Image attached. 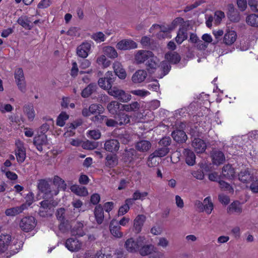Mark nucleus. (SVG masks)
I'll use <instances>...</instances> for the list:
<instances>
[{
	"label": "nucleus",
	"instance_id": "39",
	"mask_svg": "<svg viewBox=\"0 0 258 258\" xmlns=\"http://www.w3.org/2000/svg\"><path fill=\"white\" fill-rule=\"evenodd\" d=\"M154 246L152 244L144 245L143 244L139 248L140 254L142 256H146L150 254L154 251Z\"/></svg>",
	"mask_w": 258,
	"mask_h": 258
},
{
	"label": "nucleus",
	"instance_id": "49",
	"mask_svg": "<svg viewBox=\"0 0 258 258\" xmlns=\"http://www.w3.org/2000/svg\"><path fill=\"white\" fill-rule=\"evenodd\" d=\"M148 195V193L146 191L144 192H140V190H136L134 193L133 194L132 198L131 200H133V203H134V201L136 200H142L145 199L146 197H147Z\"/></svg>",
	"mask_w": 258,
	"mask_h": 258
},
{
	"label": "nucleus",
	"instance_id": "12",
	"mask_svg": "<svg viewBox=\"0 0 258 258\" xmlns=\"http://www.w3.org/2000/svg\"><path fill=\"white\" fill-rule=\"evenodd\" d=\"M17 149L15 151V155L17 161L19 163H23L26 159V149L24 147L23 144L20 141H17L16 142Z\"/></svg>",
	"mask_w": 258,
	"mask_h": 258
},
{
	"label": "nucleus",
	"instance_id": "36",
	"mask_svg": "<svg viewBox=\"0 0 258 258\" xmlns=\"http://www.w3.org/2000/svg\"><path fill=\"white\" fill-rule=\"evenodd\" d=\"M71 190L76 195L79 196L85 197L88 194L87 189L84 186L74 185L71 187Z\"/></svg>",
	"mask_w": 258,
	"mask_h": 258
},
{
	"label": "nucleus",
	"instance_id": "52",
	"mask_svg": "<svg viewBox=\"0 0 258 258\" xmlns=\"http://www.w3.org/2000/svg\"><path fill=\"white\" fill-rule=\"evenodd\" d=\"M156 157L153 153L151 154L147 160V164L149 167H153L158 165L159 162Z\"/></svg>",
	"mask_w": 258,
	"mask_h": 258
},
{
	"label": "nucleus",
	"instance_id": "30",
	"mask_svg": "<svg viewBox=\"0 0 258 258\" xmlns=\"http://www.w3.org/2000/svg\"><path fill=\"white\" fill-rule=\"evenodd\" d=\"M235 170L230 164L224 165L222 168V175L227 179H232L235 176Z\"/></svg>",
	"mask_w": 258,
	"mask_h": 258
},
{
	"label": "nucleus",
	"instance_id": "7",
	"mask_svg": "<svg viewBox=\"0 0 258 258\" xmlns=\"http://www.w3.org/2000/svg\"><path fill=\"white\" fill-rule=\"evenodd\" d=\"M36 225L34 217L28 216L23 217L20 221L19 226L23 231L28 232L32 230Z\"/></svg>",
	"mask_w": 258,
	"mask_h": 258
},
{
	"label": "nucleus",
	"instance_id": "37",
	"mask_svg": "<svg viewBox=\"0 0 258 258\" xmlns=\"http://www.w3.org/2000/svg\"><path fill=\"white\" fill-rule=\"evenodd\" d=\"M84 224L82 222H78L73 228L71 232L73 235L83 236L85 235L83 230Z\"/></svg>",
	"mask_w": 258,
	"mask_h": 258
},
{
	"label": "nucleus",
	"instance_id": "10",
	"mask_svg": "<svg viewBox=\"0 0 258 258\" xmlns=\"http://www.w3.org/2000/svg\"><path fill=\"white\" fill-rule=\"evenodd\" d=\"M137 47V43L131 39H123L119 41L116 45V48L121 50L135 49Z\"/></svg>",
	"mask_w": 258,
	"mask_h": 258
},
{
	"label": "nucleus",
	"instance_id": "64",
	"mask_svg": "<svg viewBox=\"0 0 258 258\" xmlns=\"http://www.w3.org/2000/svg\"><path fill=\"white\" fill-rule=\"evenodd\" d=\"M250 189L254 193H258V177L256 178L250 184Z\"/></svg>",
	"mask_w": 258,
	"mask_h": 258
},
{
	"label": "nucleus",
	"instance_id": "17",
	"mask_svg": "<svg viewBox=\"0 0 258 258\" xmlns=\"http://www.w3.org/2000/svg\"><path fill=\"white\" fill-rule=\"evenodd\" d=\"M213 163L214 165H219L224 163L225 157L224 153L219 150H214L211 153Z\"/></svg>",
	"mask_w": 258,
	"mask_h": 258
},
{
	"label": "nucleus",
	"instance_id": "63",
	"mask_svg": "<svg viewBox=\"0 0 258 258\" xmlns=\"http://www.w3.org/2000/svg\"><path fill=\"white\" fill-rule=\"evenodd\" d=\"M88 134L91 138L94 140H98L101 137V133L99 130L90 131Z\"/></svg>",
	"mask_w": 258,
	"mask_h": 258
},
{
	"label": "nucleus",
	"instance_id": "14",
	"mask_svg": "<svg viewBox=\"0 0 258 258\" xmlns=\"http://www.w3.org/2000/svg\"><path fill=\"white\" fill-rule=\"evenodd\" d=\"M120 145L117 140L110 139L105 141L104 145V149L109 152L116 153L119 149Z\"/></svg>",
	"mask_w": 258,
	"mask_h": 258
},
{
	"label": "nucleus",
	"instance_id": "26",
	"mask_svg": "<svg viewBox=\"0 0 258 258\" xmlns=\"http://www.w3.org/2000/svg\"><path fill=\"white\" fill-rule=\"evenodd\" d=\"M115 76H117L121 79H124L126 77L125 70L122 68L121 64L119 61H115L113 64Z\"/></svg>",
	"mask_w": 258,
	"mask_h": 258
},
{
	"label": "nucleus",
	"instance_id": "32",
	"mask_svg": "<svg viewBox=\"0 0 258 258\" xmlns=\"http://www.w3.org/2000/svg\"><path fill=\"white\" fill-rule=\"evenodd\" d=\"M94 213L97 223L99 224H101L104 216L103 209L101 205H98L95 207Z\"/></svg>",
	"mask_w": 258,
	"mask_h": 258
},
{
	"label": "nucleus",
	"instance_id": "55",
	"mask_svg": "<svg viewBox=\"0 0 258 258\" xmlns=\"http://www.w3.org/2000/svg\"><path fill=\"white\" fill-rule=\"evenodd\" d=\"M171 142V139L169 137H165L160 140L158 144L160 147L168 148Z\"/></svg>",
	"mask_w": 258,
	"mask_h": 258
},
{
	"label": "nucleus",
	"instance_id": "57",
	"mask_svg": "<svg viewBox=\"0 0 258 258\" xmlns=\"http://www.w3.org/2000/svg\"><path fill=\"white\" fill-rule=\"evenodd\" d=\"M131 93L135 95L140 96V97H145L150 94V93L147 90H132L131 91Z\"/></svg>",
	"mask_w": 258,
	"mask_h": 258
},
{
	"label": "nucleus",
	"instance_id": "6",
	"mask_svg": "<svg viewBox=\"0 0 258 258\" xmlns=\"http://www.w3.org/2000/svg\"><path fill=\"white\" fill-rule=\"evenodd\" d=\"M14 78L19 89L23 93L25 92L26 91V82L24 72L22 68H19L15 70Z\"/></svg>",
	"mask_w": 258,
	"mask_h": 258
},
{
	"label": "nucleus",
	"instance_id": "31",
	"mask_svg": "<svg viewBox=\"0 0 258 258\" xmlns=\"http://www.w3.org/2000/svg\"><path fill=\"white\" fill-rule=\"evenodd\" d=\"M118 164V158L116 154H107L105 158V165L109 168H113Z\"/></svg>",
	"mask_w": 258,
	"mask_h": 258
},
{
	"label": "nucleus",
	"instance_id": "34",
	"mask_svg": "<svg viewBox=\"0 0 258 258\" xmlns=\"http://www.w3.org/2000/svg\"><path fill=\"white\" fill-rule=\"evenodd\" d=\"M242 209L240 203L238 201L232 203L227 209V212L229 214L236 213L239 214L242 212Z\"/></svg>",
	"mask_w": 258,
	"mask_h": 258
},
{
	"label": "nucleus",
	"instance_id": "40",
	"mask_svg": "<svg viewBox=\"0 0 258 258\" xmlns=\"http://www.w3.org/2000/svg\"><path fill=\"white\" fill-rule=\"evenodd\" d=\"M121 103L116 101L110 102L107 105V109L112 114H117L119 110H120Z\"/></svg>",
	"mask_w": 258,
	"mask_h": 258
},
{
	"label": "nucleus",
	"instance_id": "1",
	"mask_svg": "<svg viewBox=\"0 0 258 258\" xmlns=\"http://www.w3.org/2000/svg\"><path fill=\"white\" fill-rule=\"evenodd\" d=\"M135 59L137 64L145 63L146 69L149 73L154 72L158 66L157 58L151 51H137L135 55Z\"/></svg>",
	"mask_w": 258,
	"mask_h": 258
},
{
	"label": "nucleus",
	"instance_id": "45",
	"mask_svg": "<svg viewBox=\"0 0 258 258\" xmlns=\"http://www.w3.org/2000/svg\"><path fill=\"white\" fill-rule=\"evenodd\" d=\"M213 210V204L210 200V197H208L204 200V210L207 214H210Z\"/></svg>",
	"mask_w": 258,
	"mask_h": 258
},
{
	"label": "nucleus",
	"instance_id": "47",
	"mask_svg": "<svg viewBox=\"0 0 258 258\" xmlns=\"http://www.w3.org/2000/svg\"><path fill=\"white\" fill-rule=\"evenodd\" d=\"M169 152V148L160 146L152 153L157 157H162L166 156Z\"/></svg>",
	"mask_w": 258,
	"mask_h": 258
},
{
	"label": "nucleus",
	"instance_id": "13",
	"mask_svg": "<svg viewBox=\"0 0 258 258\" xmlns=\"http://www.w3.org/2000/svg\"><path fill=\"white\" fill-rule=\"evenodd\" d=\"M103 110L102 105L97 104H91L89 108H85L82 110V114L84 116H88L91 114H100Z\"/></svg>",
	"mask_w": 258,
	"mask_h": 258
},
{
	"label": "nucleus",
	"instance_id": "11",
	"mask_svg": "<svg viewBox=\"0 0 258 258\" xmlns=\"http://www.w3.org/2000/svg\"><path fill=\"white\" fill-rule=\"evenodd\" d=\"M37 188L40 192L43 194L45 198L46 196H53L50 186L46 179H39L37 183Z\"/></svg>",
	"mask_w": 258,
	"mask_h": 258
},
{
	"label": "nucleus",
	"instance_id": "62",
	"mask_svg": "<svg viewBox=\"0 0 258 258\" xmlns=\"http://www.w3.org/2000/svg\"><path fill=\"white\" fill-rule=\"evenodd\" d=\"M64 214L65 210L64 208H61L58 209L56 213L57 219L61 222L63 221L64 220Z\"/></svg>",
	"mask_w": 258,
	"mask_h": 258
},
{
	"label": "nucleus",
	"instance_id": "2",
	"mask_svg": "<svg viewBox=\"0 0 258 258\" xmlns=\"http://www.w3.org/2000/svg\"><path fill=\"white\" fill-rule=\"evenodd\" d=\"M172 24L177 26L181 24L179 29L175 40L178 44H181L184 40L187 38V30L189 27L188 21L185 22L183 18L180 17L176 18L172 22Z\"/></svg>",
	"mask_w": 258,
	"mask_h": 258
},
{
	"label": "nucleus",
	"instance_id": "21",
	"mask_svg": "<svg viewBox=\"0 0 258 258\" xmlns=\"http://www.w3.org/2000/svg\"><path fill=\"white\" fill-rule=\"evenodd\" d=\"M147 77V73L144 70L137 71L132 76V80L135 84H139L144 82Z\"/></svg>",
	"mask_w": 258,
	"mask_h": 258
},
{
	"label": "nucleus",
	"instance_id": "51",
	"mask_svg": "<svg viewBox=\"0 0 258 258\" xmlns=\"http://www.w3.org/2000/svg\"><path fill=\"white\" fill-rule=\"evenodd\" d=\"M91 38L97 43L104 42L106 39L105 35L102 32L93 33L91 36Z\"/></svg>",
	"mask_w": 258,
	"mask_h": 258
},
{
	"label": "nucleus",
	"instance_id": "18",
	"mask_svg": "<svg viewBox=\"0 0 258 258\" xmlns=\"http://www.w3.org/2000/svg\"><path fill=\"white\" fill-rule=\"evenodd\" d=\"M23 111L28 120L32 121L34 120L35 117V111L32 103L25 104L23 107Z\"/></svg>",
	"mask_w": 258,
	"mask_h": 258
},
{
	"label": "nucleus",
	"instance_id": "59",
	"mask_svg": "<svg viewBox=\"0 0 258 258\" xmlns=\"http://www.w3.org/2000/svg\"><path fill=\"white\" fill-rule=\"evenodd\" d=\"M118 138L120 142L123 144H127L131 140L130 134L127 133L119 135Z\"/></svg>",
	"mask_w": 258,
	"mask_h": 258
},
{
	"label": "nucleus",
	"instance_id": "53",
	"mask_svg": "<svg viewBox=\"0 0 258 258\" xmlns=\"http://www.w3.org/2000/svg\"><path fill=\"white\" fill-rule=\"evenodd\" d=\"M96 62L104 68H106L109 65V62L107 61L106 56L104 54L99 56L96 59Z\"/></svg>",
	"mask_w": 258,
	"mask_h": 258
},
{
	"label": "nucleus",
	"instance_id": "33",
	"mask_svg": "<svg viewBox=\"0 0 258 258\" xmlns=\"http://www.w3.org/2000/svg\"><path fill=\"white\" fill-rule=\"evenodd\" d=\"M184 154L186 163L189 166L194 165L196 163V155L194 153L189 149H185Z\"/></svg>",
	"mask_w": 258,
	"mask_h": 258
},
{
	"label": "nucleus",
	"instance_id": "58",
	"mask_svg": "<svg viewBox=\"0 0 258 258\" xmlns=\"http://www.w3.org/2000/svg\"><path fill=\"white\" fill-rule=\"evenodd\" d=\"M1 171L5 172L6 177L11 180H16L18 178L17 175L13 172L8 171H6V169L4 167H1Z\"/></svg>",
	"mask_w": 258,
	"mask_h": 258
},
{
	"label": "nucleus",
	"instance_id": "54",
	"mask_svg": "<svg viewBox=\"0 0 258 258\" xmlns=\"http://www.w3.org/2000/svg\"><path fill=\"white\" fill-rule=\"evenodd\" d=\"M219 184L222 189L224 190L228 191L229 192H233V188L227 182H226L225 181L223 180H219Z\"/></svg>",
	"mask_w": 258,
	"mask_h": 258
},
{
	"label": "nucleus",
	"instance_id": "24",
	"mask_svg": "<svg viewBox=\"0 0 258 258\" xmlns=\"http://www.w3.org/2000/svg\"><path fill=\"white\" fill-rule=\"evenodd\" d=\"M238 179L243 183H248L253 179V175L251 174L248 168L241 170L238 174Z\"/></svg>",
	"mask_w": 258,
	"mask_h": 258
},
{
	"label": "nucleus",
	"instance_id": "50",
	"mask_svg": "<svg viewBox=\"0 0 258 258\" xmlns=\"http://www.w3.org/2000/svg\"><path fill=\"white\" fill-rule=\"evenodd\" d=\"M53 183L57 185L58 187L63 190H65L67 188V184L64 181L58 176H54L53 177Z\"/></svg>",
	"mask_w": 258,
	"mask_h": 258
},
{
	"label": "nucleus",
	"instance_id": "22",
	"mask_svg": "<svg viewBox=\"0 0 258 258\" xmlns=\"http://www.w3.org/2000/svg\"><path fill=\"white\" fill-rule=\"evenodd\" d=\"M47 143V137L45 135L36 136L33 139V144L39 151L43 150L42 146Z\"/></svg>",
	"mask_w": 258,
	"mask_h": 258
},
{
	"label": "nucleus",
	"instance_id": "38",
	"mask_svg": "<svg viewBox=\"0 0 258 258\" xmlns=\"http://www.w3.org/2000/svg\"><path fill=\"white\" fill-rule=\"evenodd\" d=\"M103 52L105 56L110 58H115L118 56V53L115 49L110 46L104 47L103 48Z\"/></svg>",
	"mask_w": 258,
	"mask_h": 258
},
{
	"label": "nucleus",
	"instance_id": "25",
	"mask_svg": "<svg viewBox=\"0 0 258 258\" xmlns=\"http://www.w3.org/2000/svg\"><path fill=\"white\" fill-rule=\"evenodd\" d=\"M172 137L174 140L179 143H183L185 142L187 137L185 133L182 130H176L172 133Z\"/></svg>",
	"mask_w": 258,
	"mask_h": 258
},
{
	"label": "nucleus",
	"instance_id": "61",
	"mask_svg": "<svg viewBox=\"0 0 258 258\" xmlns=\"http://www.w3.org/2000/svg\"><path fill=\"white\" fill-rule=\"evenodd\" d=\"M248 5L252 11L258 12V0H248Z\"/></svg>",
	"mask_w": 258,
	"mask_h": 258
},
{
	"label": "nucleus",
	"instance_id": "9",
	"mask_svg": "<svg viewBox=\"0 0 258 258\" xmlns=\"http://www.w3.org/2000/svg\"><path fill=\"white\" fill-rule=\"evenodd\" d=\"M237 39V33L233 30L227 29L223 38V43L227 46H231Z\"/></svg>",
	"mask_w": 258,
	"mask_h": 258
},
{
	"label": "nucleus",
	"instance_id": "42",
	"mask_svg": "<svg viewBox=\"0 0 258 258\" xmlns=\"http://www.w3.org/2000/svg\"><path fill=\"white\" fill-rule=\"evenodd\" d=\"M165 57L168 61L173 63H177L180 60V55L175 52H171L166 53Z\"/></svg>",
	"mask_w": 258,
	"mask_h": 258
},
{
	"label": "nucleus",
	"instance_id": "41",
	"mask_svg": "<svg viewBox=\"0 0 258 258\" xmlns=\"http://www.w3.org/2000/svg\"><path fill=\"white\" fill-rule=\"evenodd\" d=\"M97 85L94 83H91L88 85L82 92V96L84 98L88 97L96 91Z\"/></svg>",
	"mask_w": 258,
	"mask_h": 258
},
{
	"label": "nucleus",
	"instance_id": "29",
	"mask_svg": "<svg viewBox=\"0 0 258 258\" xmlns=\"http://www.w3.org/2000/svg\"><path fill=\"white\" fill-rule=\"evenodd\" d=\"M151 147V143L147 140H141L138 142L135 145L137 150L141 152L148 151Z\"/></svg>",
	"mask_w": 258,
	"mask_h": 258
},
{
	"label": "nucleus",
	"instance_id": "35",
	"mask_svg": "<svg viewBox=\"0 0 258 258\" xmlns=\"http://www.w3.org/2000/svg\"><path fill=\"white\" fill-rule=\"evenodd\" d=\"M133 200L131 199H127L125 201L124 204L119 207L118 211V216H122L125 214L130 210V206L132 205Z\"/></svg>",
	"mask_w": 258,
	"mask_h": 258
},
{
	"label": "nucleus",
	"instance_id": "5",
	"mask_svg": "<svg viewBox=\"0 0 258 258\" xmlns=\"http://www.w3.org/2000/svg\"><path fill=\"white\" fill-rule=\"evenodd\" d=\"M116 77L113 74L112 72L108 71L105 74L104 78H100L98 81L99 86L104 90H107L108 91L109 89H112V84L114 82Z\"/></svg>",
	"mask_w": 258,
	"mask_h": 258
},
{
	"label": "nucleus",
	"instance_id": "8",
	"mask_svg": "<svg viewBox=\"0 0 258 258\" xmlns=\"http://www.w3.org/2000/svg\"><path fill=\"white\" fill-rule=\"evenodd\" d=\"M93 43L91 41H85L77 47V54L82 58H86L90 52L92 45Z\"/></svg>",
	"mask_w": 258,
	"mask_h": 258
},
{
	"label": "nucleus",
	"instance_id": "60",
	"mask_svg": "<svg viewBox=\"0 0 258 258\" xmlns=\"http://www.w3.org/2000/svg\"><path fill=\"white\" fill-rule=\"evenodd\" d=\"M230 20L234 22H238L240 19V16L239 12L236 11L233 13L228 14V15Z\"/></svg>",
	"mask_w": 258,
	"mask_h": 258
},
{
	"label": "nucleus",
	"instance_id": "15",
	"mask_svg": "<svg viewBox=\"0 0 258 258\" xmlns=\"http://www.w3.org/2000/svg\"><path fill=\"white\" fill-rule=\"evenodd\" d=\"M52 200H46L41 202L39 210V215L42 217H45L47 215L48 210L54 206Z\"/></svg>",
	"mask_w": 258,
	"mask_h": 258
},
{
	"label": "nucleus",
	"instance_id": "44",
	"mask_svg": "<svg viewBox=\"0 0 258 258\" xmlns=\"http://www.w3.org/2000/svg\"><path fill=\"white\" fill-rule=\"evenodd\" d=\"M17 22L19 25L26 29L30 30L32 27L30 24L31 23L30 21L26 16L19 18L17 20Z\"/></svg>",
	"mask_w": 258,
	"mask_h": 258
},
{
	"label": "nucleus",
	"instance_id": "3",
	"mask_svg": "<svg viewBox=\"0 0 258 258\" xmlns=\"http://www.w3.org/2000/svg\"><path fill=\"white\" fill-rule=\"evenodd\" d=\"M145 238L139 237L136 240L133 238L126 240L124 246L128 252L135 253L139 251V248L145 243Z\"/></svg>",
	"mask_w": 258,
	"mask_h": 258
},
{
	"label": "nucleus",
	"instance_id": "23",
	"mask_svg": "<svg viewBox=\"0 0 258 258\" xmlns=\"http://www.w3.org/2000/svg\"><path fill=\"white\" fill-rule=\"evenodd\" d=\"M27 208L26 204H22L20 206L13 207L7 209L5 211V214L7 216H15L21 213Z\"/></svg>",
	"mask_w": 258,
	"mask_h": 258
},
{
	"label": "nucleus",
	"instance_id": "27",
	"mask_svg": "<svg viewBox=\"0 0 258 258\" xmlns=\"http://www.w3.org/2000/svg\"><path fill=\"white\" fill-rule=\"evenodd\" d=\"M11 239V236L9 234L0 235V252H4L7 249Z\"/></svg>",
	"mask_w": 258,
	"mask_h": 258
},
{
	"label": "nucleus",
	"instance_id": "28",
	"mask_svg": "<svg viewBox=\"0 0 258 258\" xmlns=\"http://www.w3.org/2000/svg\"><path fill=\"white\" fill-rule=\"evenodd\" d=\"M146 220V217L143 215H139L134 221V227L136 233L141 231L143 224Z\"/></svg>",
	"mask_w": 258,
	"mask_h": 258
},
{
	"label": "nucleus",
	"instance_id": "20",
	"mask_svg": "<svg viewBox=\"0 0 258 258\" xmlns=\"http://www.w3.org/2000/svg\"><path fill=\"white\" fill-rule=\"evenodd\" d=\"M110 231L112 235L116 238H121L123 234L120 232L121 227L118 225L117 221L113 220L110 222L109 225Z\"/></svg>",
	"mask_w": 258,
	"mask_h": 258
},
{
	"label": "nucleus",
	"instance_id": "43",
	"mask_svg": "<svg viewBox=\"0 0 258 258\" xmlns=\"http://www.w3.org/2000/svg\"><path fill=\"white\" fill-rule=\"evenodd\" d=\"M247 24L252 27H258V15L250 14L246 18Z\"/></svg>",
	"mask_w": 258,
	"mask_h": 258
},
{
	"label": "nucleus",
	"instance_id": "4",
	"mask_svg": "<svg viewBox=\"0 0 258 258\" xmlns=\"http://www.w3.org/2000/svg\"><path fill=\"white\" fill-rule=\"evenodd\" d=\"M108 93L118 100L121 102L127 103L132 99L131 94L126 93L124 90L120 89L116 87L109 89Z\"/></svg>",
	"mask_w": 258,
	"mask_h": 258
},
{
	"label": "nucleus",
	"instance_id": "46",
	"mask_svg": "<svg viewBox=\"0 0 258 258\" xmlns=\"http://www.w3.org/2000/svg\"><path fill=\"white\" fill-rule=\"evenodd\" d=\"M69 118V115L64 112H62L58 116L56 120V125L59 126H63L66 121Z\"/></svg>",
	"mask_w": 258,
	"mask_h": 258
},
{
	"label": "nucleus",
	"instance_id": "56",
	"mask_svg": "<svg viewBox=\"0 0 258 258\" xmlns=\"http://www.w3.org/2000/svg\"><path fill=\"white\" fill-rule=\"evenodd\" d=\"M160 67L163 71V76L166 75L170 70L171 67L169 62L167 61H163L161 62Z\"/></svg>",
	"mask_w": 258,
	"mask_h": 258
},
{
	"label": "nucleus",
	"instance_id": "19",
	"mask_svg": "<svg viewBox=\"0 0 258 258\" xmlns=\"http://www.w3.org/2000/svg\"><path fill=\"white\" fill-rule=\"evenodd\" d=\"M191 145L197 153H202L205 151L207 146L205 142L199 138H195L192 142Z\"/></svg>",
	"mask_w": 258,
	"mask_h": 258
},
{
	"label": "nucleus",
	"instance_id": "16",
	"mask_svg": "<svg viewBox=\"0 0 258 258\" xmlns=\"http://www.w3.org/2000/svg\"><path fill=\"white\" fill-rule=\"evenodd\" d=\"M65 245L71 251H78L82 246V243L77 239L70 238L66 240Z\"/></svg>",
	"mask_w": 258,
	"mask_h": 258
},
{
	"label": "nucleus",
	"instance_id": "48",
	"mask_svg": "<svg viewBox=\"0 0 258 258\" xmlns=\"http://www.w3.org/2000/svg\"><path fill=\"white\" fill-rule=\"evenodd\" d=\"M118 124L121 125L126 124L130 122L131 116L124 113H119L118 114Z\"/></svg>",
	"mask_w": 258,
	"mask_h": 258
}]
</instances>
